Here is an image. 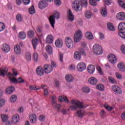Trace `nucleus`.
I'll return each mask as SVG.
<instances>
[{
  "label": "nucleus",
  "instance_id": "f257e3e1",
  "mask_svg": "<svg viewBox=\"0 0 125 125\" xmlns=\"http://www.w3.org/2000/svg\"><path fill=\"white\" fill-rule=\"evenodd\" d=\"M87 0H76L73 3L72 8L75 11H81L83 6H87Z\"/></svg>",
  "mask_w": 125,
  "mask_h": 125
},
{
  "label": "nucleus",
  "instance_id": "f03ea898",
  "mask_svg": "<svg viewBox=\"0 0 125 125\" xmlns=\"http://www.w3.org/2000/svg\"><path fill=\"white\" fill-rule=\"evenodd\" d=\"M13 73H8L7 74V76L9 78V81L12 83H24V81L21 77H19L18 80L15 78V77L17 76L18 73L17 72V70L15 69H13Z\"/></svg>",
  "mask_w": 125,
  "mask_h": 125
},
{
  "label": "nucleus",
  "instance_id": "7ed1b4c3",
  "mask_svg": "<svg viewBox=\"0 0 125 125\" xmlns=\"http://www.w3.org/2000/svg\"><path fill=\"white\" fill-rule=\"evenodd\" d=\"M70 104L72 105L70 106V109L71 110V111H76V110H78L79 108L82 109L83 108H85V106L83 105V103L76 99H72L70 101Z\"/></svg>",
  "mask_w": 125,
  "mask_h": 125
},
{
  "label": "nucleus",
  "instance_id": "20e7f679",
  "mask_svg": "<svg viewBox=\"0 0 125 125\" xmlns=\"http://www.w3.org/2000/svg\"><path fill=\"white\" fill-rule=\"evenodd\" d=\"M60 17V13L58 11H55L54 13V15L51 16L49 18V21L50 25L52 28L54 29V25H55V18L56 19H59Z\"/></svg>",
  "mask_w": 125,
  "mask_h": 125
},
{
  "label": "nucleus",
  "instance_id": "39448f33",
  "mask_svg": "<svg viewBox=\"0 0 125 125\" xmlns=\"http://www.w3.org/2000/svg\"><path fill=\"white\" fill-rule=\"evenodd\" d=\"M83 39V31L80 30L76 31L74 34V41L76 43L80 42Z\"/></svg>",
  "mask_w": 125,
  "mask_h": 125
},
{
  "label": "nucleus",
  "instance_id": "423d86ee",
  "mask_svg": "<svg viewBox=\"0 0 125 125\" xmlns=\"http://www.w3.org/2000/svg\"><path fill=\"white\" fill-rule=\"evenodd\" d=\"M93 51L97 55H101L103 53L102 47L99 44H96L93 46Z\"/></svg>",
  "mask_w": 125,
  "mask_h": 125
},
{
  "label": "nucleus",
  "instance_id": "0eeeda50",
  "mask_svg": "<svg viewBox=\"0 0 125 125\" xmlns=\"http://www.w3.org/2000/svg\"><path fill=\"white\" fill-rule=\"evenodd\" d=\"M76 69L78 72H83L86 69V64L83 62H79L76 65Z\"/></svg>",
  "mask_w": 125,
  "mask_h": 125
},
{
  "label": "nucleus",
  "instance_id": "6e6552de",
  "mask_svg": "<svg viewBox=\"0 0 125 125\" xmlns=\"http://www.w3.org/2000/svg\"><path fill=\"white\" fill-rule=\"evenodd\" d=\"M65 44L68 48H73L74 47V41L70 37H67L65 38Z\"/></svg>",
  "mask_w": 125,
  "mask_h": 125
},
{
  "label": "nucleus",
  "instance_id": "1a4fd4ad",
  "mask_svg": "<svg viewBox=\"0 0 125 125\" xmlns=\"http://www.w3.org/2000/svg\"><path fill=\"white\" fill-rule=\"evenodd\" d=\"M81 53L83 54V55H85V52H84V51H81L80 52L76 51L74 52V59H76V60H81L82 58V55H81Z\"/></svg>",
  "mask_w": 125,
  "mask_h": 125
},
{
  "label": "nucleus",
  "instance_id": "9d476101",
  "mask_svg": "<svg viewBox=\"0 0 125 125\" xmlns=\"http://www.w3.org/2000/svg\"><path fill=\"white\" fill-rule=\"evenodd\" d=\"M43 70L44 72L46 74H50L52 71H53V68L52 66L49 64H45L43 66Z\"/></svg>",
  "mask_w": 125,
  "mask_h": 125
},
{
  "label": "nucleus",
  "instance_id": "9b49d317",
  "mask_svg": "<svg viewBox=\"0 0 125 125\" xmlns=\"http://www.w3.org/2000/svg\"><path fill=\"white\" fill-rule=\"evenodd\" d=\"M67 20L69 21V22H74L75 20V16L73 14L72 11L71 10H68L67 13Z\"/></svg>",
  "mask_w": 125,
  "mask_h": 125
},
{
  "label": "nucleus",
  "instance_id": "f8f14e48",
  "mask_svg": "<svg viewBox=\"0 0 125 125\" xmlns=\"http://www.w3.org/2000/svg\"><path fill=\"white\" fill-rule=\"evenodd\" d=\"M12 123L13 125H16L19 123L20 121V116L18 114L14 115L11 118Z\"/></svg>",
  "mask_w": 125,
  "mask_h": 125
},
{
  "label": "nucleus",
  "instance_id": "ddd939ff",
  "mask_svg": "<svg viewBox=\"0 0 125 125\" xmlns=\"http://www.w3.org/2000/svg\"><path fill=\"white\" fill-rule=\"evenodd\" d=\"M1 49L3 52L8 53L10 51V46L6 43H4L1 45Z\"/></svg>",
  "mask_w": 125,
  "mask_h": 125
},
{
  "label": "nucleus",
  "instance_id": "4468645a",
  "mask_svg": "<svg viewBox=\"0 0 125 125\" xmlns=\"http://www.w3.org/2000/svg\"><path fill=\"white\" fill-rule=\"evenodd\" d=\"M107 58L112 64H115V63H117V58L116 56L113 54H110L107 56Z\"/></svg>",
  "mask_w": 125,
  "mask_h": 125
},
{
  "label": "nucleus",
  "instance_id": "2eb2a0df",
  "mask_svg": "<svg viewBox=\"0 0 125 125\" xmlns=\"http://www.w3.org/2000/svg\"><path fill=\"white\" fill-rule=\"evenodd\" d=\"M15 90V88L14 86H10L7 87L5 90V93L7 95L12 94L14 91Z\"/></svg>",
  "mask_w": 125,
  "mask_h": 125
},
{
  "label": "nucleus",
  "instance_id": "dca6fc26",
  "mask_svg": "<svg viewBox=\"0 0 125 125\" xmlns=\"http://www.w3.org/2000/svg\"><path fill=\"white\" fill-rule=\"evenodd\" d=\"M54 41V37L53 35L51 34H49L47 36L46 38V42L48 44H51V43H53Z\"/></svg>",
  "mask_w": 125,
  "mask_h": 125
},
{
  "label": "nucleus",
  "instance_id": "f3484780",
  "mask_svg": "<svg viewBox=\"0 0 125 125\" xmlns=\"http://www.w3.org/2000/svg\"><path fill=\"white\" fill-rule=\"evenodd\" d=\"M55 45L58 48H61L63 46V40L62 39H57L55 42Z\"/></svg>",
  "mask_w": 125,
  "mask_h": 125
},
{
  "label": "nucleus",
  "instance_id": "a211bd4d",
  "mask_svg": "<svg viewBox=\"0 0 125 125\" xmlns=\"http://www.w3.org/2000/svg\"><path fill=\"white\" fill-rule=\"evenodd\" d=\"M116 18L118 20H121L122 21L125 20V13L121 12L117 13Z\"/></svg>",
  "mask_w": 125,
  "mask_h": 125
},
{
  "label": "nucleus",
  "instance_id": "6ab92c4d",
  "mask_svg": "<svg viewBox=\"0 0 125 125\" xmlns=\"http://www.w3.org/2000/svg\"><path fill=\"white\" fill-rule=\"evenodd\" d=\"M29 120L31 124H36L37 122V115L35 113H31L29 115Z\"/></svg>",
  "mask_w": 125,
  "mask_h": 125
},
{
  "label": "nucleus",
  "instance_id": "aec40b11",
  "mask_svg": "<svg viewBox=\"0 0 125 125\" xmlns=\"http://www.w3.org/2000/svg\"><path fill=\"white\" fill-rule=\"evenodd\" d=\"M14 52L16 55H20L22 52L20 45L16 44L14 46Z\"/></svg>",
  "mask_w": 125,
  "mask_h": 125
},
{
  "label": "nucleus",
  "instance_id": "412c9836",
  "mask_svg": "<svg viewBox=\"0 0 125 125\" xmlns=\"http://www.w3.org/2000/svg\"><path fill=\"white\" fill-rule=\"evenodd\" d=\"M44 69L42 66H39L36 68V73L38 76H43L44 75Z\"/></svg>",
  "mask_w": 125,
  "mask_h": 125
},
{
  "label": "nucleus",
  "instance_id": "4be33fe9",
  "mask_svg": "<svg viewBox=\"0 0 125 125\" xmlns=\"http://www.w3.org/2000/svg\"><path fill=\"white\" fill-rule=\"evenodd\" d=\"M112 90L115 92V93H117L118 94H122V89H121V87H119V86L117 85H113L112 87Z\"/></svg>",
  "mask_w": 125,
  "mask_h": 125
},
{
  "label": "nucleus",
  "instance_id": "5701e85b",
  "mask_svg": "<svg viewBox=\"0 0 125 125\" xmlns=\"http://www.w3.org/2000/svg\"><path fill=\"white\" fill-rule=\"evenodd\" d=\"M85 37L87 40H88L89 41H92L93 39H94V37L93 36V34H92V33L90 31H87L85 33Z\"/></svg>",
  "mask_w": 125,
  "mask_h": 125
},
{
  "label": "nucleus",
  "instance_id": "b1692460",
  "mask_svg": "<svg viewBox=\"0 0 125 125\" xmlns=\"http://www.w3.org/2000/svg\"><path fill=\"white\" fill-rule=\"evenodd\" d=\"M76 115L77 117H79V118H82L84 117V116H85L86 113H85V111L83 110H79L76 113Z\"/></svg>",
  "mask_w": 125,
  "mask_h": 125
},
{
  "label": "nucleus",
  "instance_id": "393cba45",
  "mask_svg": "<svg viewBox=\"0 0 125 125\" xmlns=\"http://www.w3.org/2000/svg\"><path fill=\"white\" fill-rule=\"evenodd\" d=\"M39 7L40 9H43V8H45L47 6V3L46 0H42L39 3Z\"/></svg>",
  "mask_w": 125,
  "mask_h": 125
},
{
  "label": "nucleus",
  "instance_id": "a878e982",
  "mask_svg": "<svg viewBox=\"0 0 125 125\" xmlns=\"http://www.w3.org/2000/svg\"><path fill=\"white\" fill-rule=\"evenodd\" d=\"M84 17L86 19H90L92 16H93V13H92L91 11L86 10L84 14Z\"/></svg>",
  "mask_w": 125,
  "mask_h": 125
},
{
  "label": "nucleus",
  "instance_id": "bb28decb",
  "mask_svg": "<svg viewBox=\"0 0 125 125\" xmlns=\"http://www.w3.org/2000/svg\"><path fill=\"white\" fill-rule=\"evenodd\" d=\"M98 82V81H97V79L93 77H90L88 80V83H89L90 84L95 85Z\"/></svg>",
  "mask_w": 125,
  "mask_h": 125
},
{
  "label": "nucleus",
  "instance_id": "cd10ccee",
  "mask_svg": "<svg viewBox=\"0 0 125 125\" xmlns=\"http://www.w3.org/2000/svg\"><path fill=\"white\" fill-rule=\"evenodd\" d=\"M41 89H44L43 92L45 96H47L48 95V89L49 88L47 87L46 85H42L41 86H40Z\"/></svg>",
  "mask_w": 125,
  "mask_h": 125
},
{
  "label": "nucleus",
  "instance_id": "c85d7f7f",
  "mask_svg": "<svg viewBox=\"0 0 125 125\" xmlns=\"http://www.w3.org/2000/svg\"><path fill=\"white\" fill-rule=\"evenodd\" d=\"M7 72H8V68L7 67L1 68L0 70V75L4 77V76L7 74Z\"/></svg>",
  "mask_w": 125,
  "mask_h": 125
},
{
  "label": "nucleus",
  "instance_id": "c756f323",
  "mask_svg": "<svg viewBox=\"0 0 125 125\" xmlns=\"http://www.w3.org/2000/svg\"><path fill=\"white\" fill-rule=\"evenodd\" d=\"M60 102H65V103H69L68 98L65 96H60L59 97Z\"/></svg>",
  "mask_w": 125,
  "mask_h": 125
},
{
  "label": "nucleus",
  "instance_id": "7c9ffc66",
  "mask_svg": "<svg viewBox=\"0 0 125 125\" xmlns=\"http://www.w3.org/2000/svg\"><path fill=\"white\" fill-rule=\"evenodd\" d=\"M65 79L67 83H73V81H74V77L71 74H67Z\"/></svg>",
  "mask_w": 125,
  "mask_h": 125
},
{
  "label": "nucleus",
  "instance_id": "2f4dec72",
  "mask_svg": "<svg viewBox=\"0 0 125 125\" xmlns=\"http://www.w3.org/2000/svg\"><path fill=\"white\" fill-rule=\"evenodd\" d=\"M117 68L121 71V72H124L125 71V65L123 62H119L117 65Z\"/></svg>",
  "mask_w": 125,
  "mask_h": 125
},
{
  "label": "nucleus",
  "instance_id": "473e14b6",
  "mask_svg": "<svg viewBox=\"0 0 125 125\" xmlns=\"http://www.w3.org/2000/svg\"><path fill=\"white\" fill-rule=\"evenodd\" d=\"M87 71L89 74H93L95 71V67L93 65H90L87 66Z\"/></svg>",
  "mask_w": 125,
  "mask_h": 125
},
{
  "label": "nucleus",
  "instance_id": "72a5a7b5",
  "mask_svg": "<svg viewBox=\"0 0 125 125\" xmlns=\"http://www.w3.org/2000/svg\"><path fill=\"white\" fill-rule=\"evenodd\" d=\"M118 30L125 33V23L121 22L118 25Z\"/></svg>",
  "mask_w": 125,
  "mask_h": 125
},
{
  "label": "nucleus",
  "instance_id": "f704fd0d",
  "mask_svg": "<svg viewBox=\"0 0 125 125\" xmlns=\"http://www.w3.org/2000/svg\"><path fill=\"white\" fill-rule=\"evenodd\" d=\"M17 99H18L17 95L13 94L10 97V102H11V103H15V102L17 101Z\"/></svg>",
  "mask_w": 125,
  "mask_h": 125
},
{
  "label": "nucleus",
  "instance_id": "c9c22d12",
  "mask_svg": "<svg viewBox=\"0 0 125 125\" xmlns=\"http://www.w3.org/2000/svg\"><path fill=\"white\" fill-rule=\"evenodd\" d=\"M32 43L33 48L34 49H36L37 48L38 44H39V40L38 39V38H35L32 40Z\"/></svg>",
  "mask_w": 125,
  "mask_h": 125
},
{
  "label": "nucleus",
  "instance_id": "e433bc0d",
  "mask_svg": "<svg viewBox=\"0 0 125 125\" xmlns=\"http://www.w3.org/2000/svg\"><path fill=\"white\" fill-rule=\"evenodd\" d=\"M24 59H25L26 61H31L32 60V54L31 53H26L24 56Z\"/></svg>",
  "mask_w": 125,
  "mask_h": 125
},
{
  "label": "nucleus",
  "instance_id": "4c0bfd02",
  "mask_svg": "<svg viewBox=\"0 0 125 125\" xmlns=\"http://www.w3.org/2000/svg\"><path fill=\"white\" fill-rule=\"evenodd\" d=\"M8 118L7 114H3L1 115V121L3 123H5V122L8 121Z\"/></svg>",
  "mask_w": 125,
  "mask_h": 125
},
{
  "label": "nucleus",
  "instance_id": "58836bf2",
  "mask_svg": "<svg viewBox=\"0 0 125 125\" xmlns=\"http://www.w3.org/2000/svg\"><path fill=\"white\" fill-rule=\"evenodd\" d=\"M107 28L108 30L111 32H114V31L115 30L114 25H113L111 22L107 23Z\"/></svg>",
  "mask_w": 125,
  "mask_h": 125
},
{
  "label": "nucleus",
  "instance_id": "ea45409f",
  "mask_svg": "<svg viewBox=\"0 0 125 125\" xmlns=\"http://www.w3.org/2000/svg\"><path fill=\"white\" fill-rule=\"evenodd\" d=\"M33 58L35 62H38L39 61V59H40L39 54H38L37 52H34L33 53Z\"/></svg>",
  "mask_w": 125,
  "mask_h": 125
},
{
  "label": "nucleus",
  "instance_id": "a19ab883",
  "mask_svg": "<svg viewBox=\"0 0 125 125\" xmlns=\"http://www.w3.org/2000/svg\"><path fill=\"white\" fill-rule=\"evenodd\" d=\"M101 13L102 16H103V17H106L107 16V9H106L105 7L102 8Z\"/></svg>",
  "mask_w": 125,
  "mask_h": 125
},
{
  "label": "nucleus",
  "instance_id": "79ce46f5",
  "mask_svg": "<svg viewBox=\"0 0 125 125\" xmlns=\"http://www.w3.org/2000/svg\"><path fill=\"white\" fill-rule=\"evenodd\" d=\"M19 37L21 40H25L27 36H26V33L24 32H21L19 33Z\"/></svg>",
  "mask_w": 125,
  "mask_h": 125
},
{
  "label": "nucleus",
  "instance_id": "37998d69",
  "mask_svg": "<svg viewBox=\"0 0 125 125\" xmlns=\"http://www.w3.org/2000/svg\"><path fill=\"white\" fill-rule=\"evenodd\" d=\"M82 91L84 93H89L90 92V88L88 86H84L82 88Z\"/></svg>",
  "mask_w": 125,
  "mask_h": 125
},
{
  "label": "nucleus",
  "instance_id": "c03bdc74",
  "mask_svg": "<svg viewBox=\"0 0 125 125\" xmlns=\"http://www.w3.org/2000/svg\"><path fill=\"white\" fill-rule=\"evenodd\" d=\"M96 88L98 89V90L103 91L105 88V87H104V85L102 84H98L96 85Z\"/></svg>",
  "mask_w": 125,
  "mask_h": 125
},
{
  "label": "nucleus",
  "instance_id": "a18cd8bd",
  "mask_svg": "<svg viewBox=\"0 0 125 125\" xmlns=\"http://www.w3.org/2000/svg\"><path fill=\"white\" fill-rule=\"evenodd\" d=\"M46 50L48 54H52V47L50 45H47L46 46Z\"/></svg>",
  "mask_w": 125,
  "mask_h": 125
},
{
  "label": "nucleus",
  "instance_id": "49530a36",
  "mask_svg": "<svg viewBox=\"0 0 125 125\" xmlns=\"http://www.w3.org/2000/svg\"><path fill=\"white\" fill-rule=\"evenodd\" d=\"M27 36L29 38H34L35 37V32L32 30H30L27 32Z\"/></svg>",
  "mask_w": 125,
  "mask_h": 125
},
{
  "label": "nucleus",
  "instance_id": "de8ad7c7",
  "mask_svg": "<svg viewBox=\"0 0 125 125\" xmlns=\"http://www.w3.org/2000/svg\"><path fill=\"white\" fill-rule=\"evenodd\" d=\"M104 107L105 108V109L107 110V111H112V110L114 109V107L110 106L109 105L106 103L104 104Z\"/></svg>",
  "mask_w": 125,
  "mask_h": 125
},
{
  "label": "nucleus",
  "instance_id": "09e8293b",
  "mask_svg": "<svg viewBox=\"0 0 125 125\" xmlns=\"http://www.w3.org/2000/svg\"><path fill=\"white\" fill-rule=\"evenodd\" d=\"M29 12L30 14H35V13H36V10H35V7H34V5H32L30 8H29Z\"/></svg>",
  "mask_w": 125,
  "mask_h": 125
},
{
  "label": "nucleus",
  "instance_id": "8fccbe9b",
  "mask_svg": "<svg viewBox=\"0 0 125 125\" xmlns=\"http://www.w3.org/2000/svg\"><path fill=\"white\" fill-rule=\"evenodd\" d=\"M89 3L92 6H96L97 5V1L96 0H89Z\"/></svg>",
  "mask_w": 125,
  "mask_h": 125
},
{
  "label": "nucleus",
  "instance_id": "3c124183",
  "mask_svg": "<svg viewBox=\"0 0 125 125\" xmlns=\"http://www.w3.org/2000/svg\"><path fill=\"white\" fill-rule=\"evenodd\" d=\"M118 2L120 6L122 7V8H124L125 9V3H124V1H123L122 0H118Z\"/></svg>",
  "mask_w": 125,
  "mask_h": 125
},
{
  "label": "nucleus",
  "instance_id": "603ef678",
  "mask_svg": "<svg viewBox=\"0 0 125 125\" xmlns=\"http://www.w3.org/2000/svg\"><path fill=\"white\" fill-rule=\"evenodd\" d=\"M29 89L31 90H39V89H41V86L38 87L37 86L31 85L29 87Z\"/></svg>",
  "mask_w": 125,
  "mask_h": 125
},
{
  "label": "nucleus",
  "instance_id": "864d4df0",
  "mask_svg": "<svg viewBox=\"0 0 125 125\" xmlns=\"http://www.w3.org/2000/svg\"><path fill=\"white\" fill-rule=\"evenodd\" d=\"M125 32H124V31H120L118 32V35L120 38H122V39H125Z\"/></svg>",
  "mask_w": 125,
  "mask_h": 125
},
{
  "label": "nucleus",
  "instance_id": "5fc2aeb1",
  "mask_svg": "<svg viewBox=\"0 0 125 125\" xmlns=\"http://www.w3.org/2000/svg\"><path fill=\"white\" fill-rule=\"evenodd\" d=\"M5 105V100L4 99H0V108L3 107Z\"/></svg>",
  "mask_w": 125,
  "mask_h": 125
},
{
  "label": "nucleus",
  "instance_id": "6e6d98bb",
  "mask_svg": "<svg viewBox=\"0 0 125 125\" xmlns=\"http://www.w3.org/2000/svg\"><path fill=\"white\" fill-rule=\"evenodd\" d=\"M115 76L118 80H121L122 79L123 76H122V74L121 73H119V72H116L115 74Z\"/></svg>",
  "mask_w": 125,
  "mask_h": 125
},
{
  "label": "nucleus",
  "instance_id": "4d7b16f0",
  "mask_svg": "<svg viewBox=\"0 0 125 125\" xmlns=\"http://www.w3.org/2000/svg\"><path fill=\"white\" fill-rule=\"evenodd\" d=\"M51 98L52 99V103L53 104H56V96L55 95H53L51 97Z\"/></svg>",
  "mask_w": 125,
  "mask_h": 125
},
{
  "label": "nucleus",
  "instance_id": "13d9d810",
  "mask_svg": "<svg viewBox=\"0 0 125 125\" xmlns=\"http://www.w3.org/2000/svg\"><path fill=\"white\" fill-rule=\"evenodd\" d=\"M4 24L2 22H0V32L3 31V30H4Z\"/></svg>",
  "mask_w": 125,
  "mask_h": 125
},
{
  "label": "nucleus",
  "instance_id": "bf43d9fd",
  "mask_svg": "<svg viewBox=\"0 0 125 125\" xmlns=\"http://www.w3.org/2000/svg\"><path fill=\"white\" fill-rule=\"evenodd\" d=\"M108 80H109V83H116L115 79H114V78L112 77H109L108 78Z\"/></svg>",
  "mask_w": 125,
  "mask_h": 125
},
{
  "label": "nucleus",
  "instance_id": "052dcab7",
  "mask_svg": "<svg viewBox=\"0 0 125 125\" xmlns=\"http://www.w3.org/2000/svg\"><path fill=\"white\" fill-rule=\"evenodd\" d=\"M96 69L100 75H102V69H101V68H100V66L99 65L96 66Z\"/></svg>",
  "mask_w": 125,
  "mask_h": 125
},
{
  "label": "nucleus",
  "instance_id": "680f3d73",
  "mask_svg": "<svg viewBox=\"0 0 125 125\" xmlns=\"http://www.w3.org/2000/svg\"><path fill=\"white\" fill-rule=\"evenodd\" d=\"M55 4L57 6H59L61 5V1L60 0H54Z\"/></svg>",
  "mask_w": 125,
  "mask_h": 125
},
{
  "label": "nucleus",
  "instance_id": "e2e57ef3",
  "mask_svg": "<svg viewBox=\"0 0 125 125\" xmlns=\"http://www.w3.org/2000/svg\"><path fill=\"white\" fill-rule=\"evenodd\" d=\"M16 19L19 22H21L22 21V17L20 15H17Z\"/></svg>",
  "mask_w": 125,
  "mask_h": 125
},
{
  "label": "nucleus",
  "instance_id": "0e129e2a",
  "mask_svg": "<svg viewBox=\"0 0 125 125\" xmlns=\"http://www.w3.org/2000/svg\"><path fill=\"white\" fill-rule=\"evenodd\" d=\"M45 119V117H44V116L43 115H41L39 117V121H40V122H44Z\"/></svg>",
  "mask_w": 125,
  "mask_h": 125
},
{
  "label": "nucleus",
  "instance_id": "69168bd1",
  "mask_svg": "<svg viewBox=\"0 0 125 125\" xmlns=\"http://www.w3.org/2000/svg\"><path fill=\"white\" fill-rule=\"evenodd\" d=\"M99 39L100 40H104V39H105V36H104L103 33H99Z\"/></svg>",
  "mask_w": 125,
  "mask_h": 125
},
{
  "label": "nucleus",
  "instance_id": "338daca9",
  "mask_svg": "<svg viewBox=\"0 0 125 125\" xmlns=\"http://www.w3.org/2000/svg\"><path fill=\"white\" fill-rule=\"evenodd\" d=\"M5 125H12V121L7 120V121L4 122Z\"/></svg>",
  "mask_w": 125,
  "mask_h": 125
},
{
  "label": "nucleus",
  "instance_id": "774afa93",
  "mask_svg": "<svg viewBox=\"0 0 125 125\" xmlns=\"http://www.w3.org/2000/svg\"><path fill=\"white\" fill-rule=\"evenodd\" d=\"M121 118L123 121H125V111L122 113L121 114Z\"/></svg>",
  "mask_w": 125,
  "mask_h": 125
}]
</instances>
